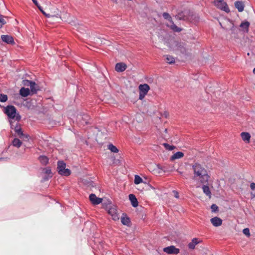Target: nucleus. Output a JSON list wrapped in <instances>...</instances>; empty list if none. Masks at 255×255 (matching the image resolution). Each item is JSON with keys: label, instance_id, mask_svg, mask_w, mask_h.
I'll return each mask as SVG.
<instances>
[{"label": "nucleus", "instance_id": "obj_1", "mask_svg": "<svg viewBox=\"0 0 255 255\" xmlns=\"http://www.w3.org/2000/svg\"><path fill=\"white\" fill-rule=\"evenodd\" d=\"M194 172L193 180L197 184H205L208 183L209 176L207 170L200 164L195 163L192 165Z\"/></svg>", "mask_w": 255, "mask_h": 255}, {"label": "nucleus", "instance_id": "obj_2", "mask_svg": "<svg viewBox=\"0 0 255 255\" xmlns=\"http://www.w3.org/2000/svg\"><path fill=\"white\" fill-rule=\"evenodd\" d=\"M3 112L7 116L8 118L10 119L9 123L10 124V128H13V125H12V120H15L18 122L20 120L21 117L19 114L16 113V109L13 106H7L4 108Z\"/></svg>", "mask_w": 255, "mask_h": 255}, {"label": "nucleus", "instance_id": "obj_3", "mask_svg": "<svg viewBox=\"0 0 255 255\" xmlns=\"http://www.w3.org/2000/svg\"><path fill=\"white\" fill-rule=\"evenodd\" d=\"M170 47L173 50L184 54H186L189 50L186 43L181 41H173Z\"/></svg>", "mask_w": 255, "mask_h": 255}, {"label": "nucleus", "instance_id": "obj_4", "mask_svg": "<svg viewBox=\"0 0 255 255\" xmlns=\"http://www.w3.org/2000/svg\"><path fill=\"white\" fill-rule=\"evenodd\" d=\"M162 15L165 19L169 21V23L167 24V26L170 27L173 31L179 32L182 30L181 28L178 27L174 23L172 17L168 13L164 12Z\"/></svg>", "mask_w": 255, "mask_h": 255}, {"label": "nucleus", "instance_id": "obj_5", "mask_svg": "<svg viewBox=\"0 0 255 255\" xmlns=\"http://www.w3.org/2000/svg\"><path fill=\"white\" fill-rule=\"evenodd\" d=\"M57 165L58 172L60 174L65 176L70 174V170L66 168V164L63 161H58Z\"/></svg>", "mask_w": 255, "mask_h": 255}, {"label": "nucleus", "instance_id": "obj_6", "mask_svg": "<svg viewBox=\"0 0 255 255\" xmlns=\"http://www.w3.org/2000/svg\"><path fill=\"white\" fill-rule=\"evenodd\" d=\"M12 128L14 129L15 133L17 134V136H18V137L20 138L21 140L25 141L29 140V135L27 134L24 133L19 125H16V126H15L14 128L13 127Z\"/></svg>", "mask_w": 255, "mask_h": 255}, {"label": "nucleus", "instance_id": "obj_7", "mask_svg": "<svg viewBox=\"0 0 255 255\" xmlns=\"http://www.w3.org/2000/svg\"><path fill=\"white\" fill-rule=\"evenodd\" d=\"M107 208L109 214L111 216L114 220L117 221L119 219L117 207L116 206L110 205L109 206L107 207Z\"/></svg>", "mask_w": 255, "mask_h": 255}, {"label": "nucleus", "instance_id": "obj_8", "mask_svg": "<svg viewBox=\"0 0 255 255\" xmlns=\"http://www.w3.org/2000/svg\"><path fill=\"white\" fill-rule=\"evenodd\" d=\"M214 4L218 8L226 12L230 11L227 3L224 1V0H214Z\"/></svg>", "mask_w": 255, "mask_h": 255}, {"label": "nucleus", "instance_id": "obj_9", "mask_svg": "<svg viewBox=\"0 0 255 255\" xmlns=\"http://www.w3.org/2000/svg\"><path fill=\"white\" fill-rule=\"evenodd\" d=\"M163 250L164 252L169 255H177L180 252L179 249L175 248L174 246H170L164 248Z\"/></svg>", "mask_w": 255, "mask_h": 255}, {"label": "nucleus", "instance_id": "obj_10", "mask_svg": "<svg viewBox=\"0 0 255 255\" xmlns=\"http://www.w3.org/2000/svg\"><path fill=\"white\" fill-rule=\"evenodd\" d=\"M90 120V117L87 114L79 115L77 117V120L83 125L89 124Z\"/></svg>", "mask_w": 255, "mask_h": 255}, {"label": "nucleus", "instance_id": "obj_11", "mask_svg": "<svg viewBox=\"0 0 255 255\" xmlns=\"http://www.w3.org/2000/svg\"><path fill=\"white\" fill-rule=\"evenodd\" d=\"M202 242V240L199 238H193L191 242L188 244V248L190 250H194L195 249L196 246L198 244L201 243Z\"/></svg>", "mask_w": 255, "mask_h": 255}, {"label": "nucleus", "instance_id": "obj_12", "mask_svg": "<svg viewBox=\"0 0 255 255\" xmlns=\"http://www.w3.org/2000/svg\"><path fill=\"white\" fill-rule=\"evenodd\" d=\"M89 199L94 205H98L102 202V199L97 197L94 194H91L89 196Z\"/></svg>", "mask_w": 255, "mask_h": 255}, {"label": "nucleus", "instance_id": "obj_13", "mask_svg": "<svg viewBox=\"0 0 255 255\" xmlns=\"http://www.w3.org/2000/svg\"><path fill=\"white\" fill-rule=\"evenodd\" d=\"M1 38L3 42H4L7 44H14V43L13 38L10 35H2L1 36Z\"/></svg>", "mask_w": 255, "mask_h": 255}, {"label": "nucleus", "instance_id": "obj_14", "mask_svg": "<svg viewBox=\"0 0 255 255\" xmlns=\"http://www.w3.org/2000/svg\"><path fill=\"white\" fill-rule=\"evenodd\" d=\"M210 221L212 225L215 227L220 226L222 224L223 222L222 220L218 217H215L211 219Z\"/></svg>", "mask_w": 255, "mask_h": 255}, {"label": "nucleus", "instance_id": "obj_15", "mask_svg": "<svg viewBox=\"0 0 255 255\" xmlns=\"http://www.w3.org/2000/svg\"><path fill=\"white\" fill-rule=\"evenodd\" d=\"M127 68V65L122 62L116 64L115 66V70L118 72H122L124 71Z\"/></svg>", "mask_w": 255, "mask_h": 255}, {"label": "nucleus", "instance_id": "obj_16", "mask_svg": "<svg viewBox=\"0 0 255 255\" xmlns=\"http://www.w3.org/2000/svg\"><path fill=\"white\" fill-rule=\"evenodd\" d=\"M139 92L147 94L150 89V87L147 84H141L138 87Z\"/></svg>", "mask_w": 255, "mask_h": 255}, {"label": "nucleus", "instance_id": "obj_17", "mask_svg": "<svg viewBox=\"0 0 255 255\" xmlns=\"http://www.w3.org/2000/svg\"><path fill=\"white\" fill-rule=\"evenodd\" d=\"M129 199L130 201L131 204L133 207H136L138 206V202L134 195L132 194H129Z\"/></svg>", "mask_w": 255, "mask_h": 255}, {"label": "nucleus", "instance_id": "obj_18", "mask_svg": "<svg viewBox=\"0 0 255 255\" xmlns=\"http://www.w3.org/2000/svg\"><path fill=\"white\" fill-rule=\"evenodd\" d=\"M40 11L46 17H48V18H57V19L60 18V16L58 14V13H55L54 14L46 13L43 9H41L40 10Z\"/></svg>", "mask_w": 255, "mask_h": 255}, {"label": "nucleus", "instance_id": "obj_19", "mask_svg": "<svg viewBox=\"0 0 255 255\" xmlns=\"http://www.w3.org/2000/svg\"><path fill=\"white\" fill-rule=\"evenodd\" d=\"M40 11L46 17H48V18H57V19L60 18V16L58 14V13H55L54 14L46 13L43 9H41L40 10Z\"/></svg>", "mask_w": 255, "mask_h": 255}, {"label": "nucleus", "instance_id": "obj_20", "mask_svg": "<svg viewBox=\"0 0 255 255\" xmlns=\"http://www.w3.org/2000/svg\"><path fill=\"white\" fill-rule=\"evenodd\" d=\"M40 11L46 17H48V18H57V19L60 18V16L58 14V13H55L54 14L46 13L43 9H41L40 10Z\"/></svg>", "mask_w": 255, "mask_h": 255}, {"label": "nucleus", "instance_id": "obj_21", "mask_svg": "<svg viewBox=\"0 0 255 255\" xmlns=\"http://www.w3.org/2000/svg\"><path fill=\"white\" fill-rule=\"evenodd\" d=\"M40 11L46 17H48V18H57V19L60 18V16L58 14V13H55L54 14L46 13L43 9H41L40 10Z\"/></svg>", "mask_w": 255, "mask_h": 255}, {"label": "nucleus", "instance_id": "obj_22", "mask_svg": "<svg viewBox=\"0 0 255 255\" xmlns=\"http://www.w3.org/2000/svg\"><path fill=\"white\" fill-rule=\"evenodd\" d=\"M40 11L46 17H48V18H57V19L60 18V16L58 14V13H55L54 14L46 13L43 9H41L40 10Z\"/></svg>", "mask_w": 255, "mask_h": 255}, {"label": "nucleus", "instance_id": "obj_23", "mask_svg": "<svg viewBox=\"0 0 255 255\" xmlns=\"http://www.w3.org/2000/svg\"><path fill=\"white\" fill-rule=\"evenodd\" d=\"M242 139L246 143H249L250 141L251 135L249 133L243 132L241 134Z\"/></svg>", "mask_w": 255, "mask_h": 255}, {"label": "nucleus", "instance_id": "obj_24", "mask_svg": "<svg viewBox=\"0 0 255 255\" xmlns=\"http://www.w3.org/2000/svg\"><path fill=\"white\" fill-rule=\"evenodd\" d=\"M19 94L22 97H26L30 94L29 89L28 88H21L19 91Z\"/></svg>", "mask_w": 255, "mask_h": 255}, {"label": "nucleus", "instance_id": "obj_25", "mask_svg": "<svg viewBox=\"0 0 255 255\" xmlns=\"http://www.w3.org/2000/svg\"><path fill=\"white\" fill-rule=\"evenodd\" d=\"M236 7L238 9L239 11L242 12L244 10V5L243 3L240 1H236L235 3Z\"/></svg>", "mask_w": 255, "mask_h": 255}, {"label": "nucleus", "instance_id": "obj_26", "mask_svg": "<svg viewBox=\"0 0 255 255\" xmlns=\"http://www.w3.org/2000/svg\"><path fill=\"white\" fill-rule=\"evenodd\" d=\"M12 144L13 146L19 148L22 145V142L18 138H14L12 141Z\"/></svg>", "mask_w": 255, "mask_h": 255}, {"label": "nucleus", "instance_id": "obj_27", "mask_svg": "<svg viewBox=\"0 0 255 255\" xmlns=\"http://www.w3.org/2000/svg\"><path fill=\"white\" fill-rule=\"evenodd\" d=\"M184 154L183 152L178 151L174 153L171 157V160H174L176 159H179L183 157Z\"/></svg>", "mask_w": 255, "mask_h": 255}, {"label": "nucleus", "instance_id": "obj_28", "mask_svg": "<svg viewBox=\"0 0 255 255\" xmlns=\"http://www.w3.org/2000/svg\"><path fill=\"white\" fill-rule=\"evenodd\" d=\"M202 189L203 191V192L208 196H209L210 198H211V192L210 191V188L207 185H203L202 187Z\"/></svg>", "mask_w": 255, "mask_h": 255}, {"label": "nucleus", "instance_id": "obj_29", "mask_svg": "<svg viewBox=\"0 0 255 255\" xmlns=\"http://www.w3.org/2000/svg\"><path fill=\"white\" fill-rule=\"evenodd\" d=\"M249 25L250 23L248 21H245L241 24L240 27L243 28L244 31L248 32Z\"/></svg>", "mask_w": 255, "mask_h": 255}, {"label": "nucleus", "instance_id": "obj_30", "mask_svg": "<svg viewBox=\"0 0 255 255\" xmlns=\"http://www.w3.org/2000/svg\"><path fill=\"white\" fill-rule=\"evenodd\" d=\"M121 222L124 225L128 226L130 223V220L129 218L124 216L121 218Z\"/></svg>", "mask_w": 255, "mask_h": 255}, {"label": "nucleus", "instance_id": "obj_31", "mask_svg": "<svg viewBox=\"0 0 255 255\" xmlns=\"http://www.w3.org/2000/svg\"><path fill=\"white\" fill-rule=\"evenodd\" d=\"M108 149L110 150L112 152L114 153H117L119 151V149L112 143H110L108 145Z\"/></svg>", "mask_w": 255, "mask_h": 255}, {"label": "nucleus", "instance_id": "obj_32", "mask_svg": "<svg viewBox=\"0 0 255 255\" xmlns=\"http://www.w3.org/2000/svg\"><path fill=\"white\" fill-rule=\"evenodd\" d=\"M40 162L43 165H46L48 162V158L45 156H40L39 157Z\"/></svg>", "mask_w": 255, "mask_h": 255}, {"label": "nucleus", "instance_id": "obj_33", "mask_svg": "<svg viewBox=\"0 0 255 255\" xmlns=\"http://www.w3.org/2000/svg\"><path fill=\"white\" fill-rule=\"evenodd\" d=\"M165 60L167 63L169 64H172L175 62L174 58L170 55H166L165 58Z\"/></svg>", "mask_w": 255, "mask_h": 255}, {"label": "nucleus", "instance_id": "obj_34", "mask_svg": "<svg viewBox=\"0 0 255 255\" xmlns=\"http://www.w3.org/2000/svg\"><path fill=\"white\" fill-rule=\"evenodd\" d=\"M134 182L135 184H138L142 182V179L139 176L136 175L134 177Z\"/></svg>", "mask_w": 255, "mask_h": 255}, {"label": "nucleus", "instance_id": "obj_35", "mask_svg": "<svg viewBox=\"0 0 255 255\" xmlns=\"http://www.w3.org/2000/svg\"><path fill=\"white\" fill-rule=\"evenodd\" d=\"M33 84H30V90H31V92L32 93H35L36 92V91L38 90V89L36 88V84H35V83L33 82Z\"/></svg>", "mask_w": 255, "mask_h": 255}, {"label": "nucleus", "instance_id": "obj_36", "mask_svg": "<svg viewBox=\"0 0 255 255\" xmlns=\"http://www.w3.org/2000/svg\"><path fill=\"white\" fill-rule=\"evenodd\" d=\"M7 100V96L6 95L0 94V101L1 102H6Z\"/></svg>", "mask_w": 255, "mask_h": 255}, {"label": "nucleus", "instance_id": "obj_37", "mask_svg": "<svg viewBox=\"0 0 255 255\" xmlns=\"http://www.w3.org/2000/svg\"><path fill=\"white\" fill-rule=\"evenodd\" d=\"M22 84L25 86H30V84H33V81L28 80H24L22 81Z\"/></svg>", "mask_w": 255, "mask_h": 255}, {"label": "nucleus", "instance_id": "obj_38", "mask_svg": "<svg viewBox=\"0 0 255 255\" xmlns=\"http://www.w3.org/2000/svg\"><path fill=\"white\" fill-rule=\"evenodd\" d=\"M176 17L177 19L180 20L185 19V16L183 15V12H179L176 15Z\"/></svg>", "mask_w": 255, "mask_h": 255}, {"label": "nucleus", "instance_id": "obj_39", "mask_svg": "<svg viewBox=\"0 0 255 255\" xmlns=\"http://www.w3.org/2000/svg\"><path fill=\"white\" fill-rule=\"evenodd\" d=\"M5 23H6V21L4 18V16L0 15V27H1Z\"/></svg>", "mask_w": 255, "mask_h": 255}, {"label": "nucleus", "instance_id": "obj_40", "mask_svg": "<svg viewBox=\"0 0 255 255\" xmlns=\"http://www.w3.org/2000/svg\"><path fill=\"white\" fill-rule=\"evenodd\" d=\"M163 145L166 148V149H168L169 150H173L174 148V146H171V145H169L167 143H164Z\"/></svg>", "mask_w": 255, "mask_h": 255}, {"label": "nucleus", "instance_id": "obj_41", "mask_svg": "<svg viewBox=\"0 0 255 255\" xmlns=\"http://www.w3.org/2000/svg\"><path fill=\"white\" fill-rule=\"evenodd\" d=\"M211 208L213 212H217L218 210V207L216 204L212 205Z\"/></svg>", "mask_w": 255, "mask_h": 255}, {"label": "nucleus", "instance_id": "obj_42", "mask_svg": "<svg viewBox=\"0 0 255 255\" xmlns=\"http://www.w3.org/2000/svg\"><path fill=\"white\" fill-rule=\"evenodd\" d=\"M243 233H244L245 235H246V236H250V230H249V229L248 228H245V229H244L243 230Z\"/></svg>", "mask_w": 255, "mask_h": 255}, {"label": "nucleus", "instance_id": "obj_43", "mask_svg": "<svg viewBox=\"0 0 255 255\" xmlns=\"http://www.w3.org/2000/svg\"><path fill=\"white\" fill-rule=\"evenodd\" d=\"M146 95V94L139 92V99L141 100H142L145 97Z\"/></svg>", "mask_w": 255, "mask_h": 255}, {"label": "nucleus", "instance_id": "obj_44", "mask_svg": "<svg viewBox=\"0 0 255 255\" xmlns=\"http://www.w3.org/2000/svg\"><path fill=\"white\" fill-rule=\"evenodd\" d=\"M156 167H157L158 170H159L158 173H160L161 172V171L163 170L162 167L160 165H158V164L156 165Z\"/></svg>", "mask_w": 255, "mask_h": 255}, {"label": "nucleus", "instance_id": "obj_45", "mask_svg": "<svg viewBox=\"0 0 255 255\" xmlns=\"http://www.w3.org/2000/svg\"><path fill=\"white\" fill-rule=\"evenodd\" d=\"M250 187L252 190H255V183H252L250 185Z\"/></svg>", "mask_w": 255, "mask_h": 255}, {"label": "nucleus", "instance_id": "obj_46", "mask_svg": "<svg viewBox=\"0 0 255 255\" xmlns=\"http://www.w3.org/2000/svg\"><path fill=\"white\" fill-rule=\"evenodd\" d=\"M45 173L47 175H49L51 174V170L48 168H46L45 169Z\"/></svg>", "mask_w": 255, "mask_h": 255}, {"label": "nucleus", "instance_id": "obj_47", "mask_svg": "<svg viewBox=\"0 0 255 255\" xmlns=\"http://www.w3.org/2000/svg\"><path fill=\"white\" fill-rule=\"evenodd\" d=\"M173 193H174L175 197L176 198H179L178 193L176 191H173Z\"/></svg>", "mask_w": 255, "mask_h": 255}, {"label": "nucleus", "instance_id": "obj_48", "mask_svg": "<svg viewBox=\"0 0 255 255\" xmlns=\"http://www.w3.org/2000/svg\"><path fill=\"white\" fill-rule=\"evenodd\" d=\"M33 2L35 4V5H38V3L36 0H32Z\"/></svg>", "mask_w": 255, "mask_h": 255}, {"label": "nucleus", "instance_id": "obj_49", "mask_svg": "<svg viewBox=\"0 0 255 255\" xmlns=\"http://www.w3.org/2000/svg\"><path fill=\"white\" fill-rule=\"evenodd\" d=\"M36 6L38 7V8L40 10V11L42 9V7H41V6L38 4V5H36Z\"/></svg>", "mask_w": 255, "mask_h": 255}, {"label": "nucleus", "instance_id": "obj_50", "mask_svg": "<svg viewBox=\"0 0 255 255\" xmlns=\"http://www.w3.org/2000/svg\"><path fill=\"white\" fill-rule=\"evenodd\" d=\"M48 177H44L43 180H44V181H45V180H48Z\"/></svg>", "mask_w": 255, "mask_h": 255}, {"label": "nucleus", "instance_id": "obj_51", "mask_svg": "<svg viewBox=\"0 0 255 255\" xmlns=\"http://www.w3.org/2000/svg\"><path fill=\"white\" fill-rule=\"evenodd\" d=\"M253 73L254 74H255V68L253 70Z\"/></svg>", "mask_w": 255, "mask_h": 255}, {"label": "nucleus", "instance_id": "obj_52", "mask_svg": "<svg viewBox=\"0 0 255 255\" xmlns=\"http://www.w3.org/2000/svg\"><path fill=\"white\" fill-rule=\"evenodd\" d=\"M2 158H0V160H1Z\"/></svg>", "mask_w": 255, "mask_h": 255}]
</instances>
